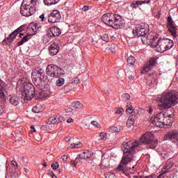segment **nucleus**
I'll list each match as a JSON object with an SVG mask.
<instances>
[{"label":"nucleus","instance_id":"20e7f679","mask_svg":"<svg viewBox=\"0 0 178 178\" xmlns=\"http://www.w3.org/2000/svg\"><path fill=\"white\" fill-rule=\"evenodd\" d=\"M102 21L104 24L108 26V27H112L115 30L122 29L124 24V20L122 18V16L111 13L103 15L102 17Z\"/></svg>","mask_w":178,"mask_h":178},{"label":"nucleus","instance_id":"09e8293b","mask_svg":"<svg viewBox=\"0 0 178 178\" xmlns=\"http://www.w3.org/2000/svg\"><path fill=\"white\" fill-rule=\"evenodd\" d=\"M122 112H123V108H118L115 111V114L116 115H122Z\"/></svg>","mask_w":178,"mask_h":178},{"label":"nucleus","instance_id":"49530a36","mask_svg":"<svg viewBox=\"0 0 178 178\" xmlns=\"http://www.w3.org/2000/svg\"><path fill=\"white\" fill-rule=\"evenodd\" d=\"M15 31H17V34H19V33H22V31H24V25L19 26L17 30H15Z\"/></svg>","mask_w":178,"mask_h":178},{"label":"nucleus","instance_id":"473e14b6","mask_svg":"<svg viewBox=\"0 0 178 178\" xmlns=\"http://www.w3.org/2000/svg\"><path fill=\"white\" fill-rule=\"evenodd\" d=\"M65 84V79L63 78H59L56 81V86L57 87H62Z\"/></svg>","mask_w":178,"mask_h":178},{"label":"nucleus","instance_id":"4d7b16f0","mask_svg":"<svg viewBox=\"0 0 178 178\" xmlns=\"http://www.w3.org/2000/svg\"><path fill=\"white\" fill-rule=\"evenodd\" d=\"M40 19H41L42 22L45 19V15L44 14H42L40 16Z\"/></svg>","mask_w":178,"mask_h":178},{"label":"nucleus","instance_id":"393cba45","mask_svg":"<svg viewBox=\"0 0 178 178\" xmlns=\"http://www.w3.org/2000/svg\"><path fill=\"white\" fill-rule=\"evenodd\" d=\"M9 101L10 104L13 105V106H17V105H19V97L16 95L10 96Z\"/></svg>","mask_w":178,"mask_h":178},{"label":"nucleus","instance_id":"aec40b11","mask_svg":"<svg viewBox=\"0 0 178 178\" xmlns=\"http://www.w3.org/2000/svg\"><path fill=\"white\" fill-rule=\"evenodd\" d=\"M41 30V26L38 23L31 24L28 27V31H31L32 35H34L35 33H38Z\"/></svg>","mask_w":178,"mask_h":178},{"label":"nucleus","instance_id":"79ce46f5","mask_svg":"<svg viewBox=\"0 0 178 178\" xmlns=\"http://www.w3.org/2000/svg\"><path fill=\"white\" fill-rule=\"evenodd\" d=\"M102 41H105L106 42H109V36L108 34H104L102 35Z\"/></svg>","mask_w":178,"mask_h":178},{"label":"nucleus","instance_id":"774afa93","mask_svg":"<svg viewBox=\"0 0 178 178\" xmlns=\"http://www.w3.org/2000/svg\"><path fill=\"white\" fill-rule=\"evenodd\" d=\"M65 140H66V141H70V138H67L65 139Z\"/></svg>","mask_w":178,"mask_h":178},{"label":"nucleus","instance_id":"9b49d317","mask_svg":"<svg viewBox=\"0 0 178 178\" xmlns=\"http://www.w3.org/2000/svg\"><path fill=\"white\" fill-rule=\"evenodd\" d=\"M62 32L58 28L57 26H52L49 29V31H47V34L43 38L44 42H49L51 40V37H58V35H60Z\"/></svg>","mask_w":178,"mask_h":178},{"label":"nucleus","instance_id":"de8ad7c7","mask_svg":"<svg viewBox=\"0 0 178 178\" xmlns=\"http://www.w3.org/2000/svg\"><path fill=\"white\" fill-rule=\"evenodd\" d=\"M32 112H33V113H40V109H38V106H34L32 108Z\"/></svg>","mask_w":178,"mask_h":178},{"label":"nucleus","instance_id":"c03bdc74","mask_svg":"<svg viewBox=\"0 0 178 178\" xmlns=\"http://www.w3.org/2000/svg\"><path fill=\"white\" fill-rule=\"evenodd\" d=\"M51 168H52V169H54V170H56V169H58V168H59V163L54 162L51 164Z\"/></svg>","mask_w":178,"mask_h":178},{"label":"nucleus","instance_id":"680f3d73","mask_svg":"<svg viewBox=\"0 0 178 178\" xmlns=\"http://www.w3.org/2000/svg\"><path fill=\"white\" fill-rule=\"evenodd\" d=\"M110 49H111L112 54H115V49L111 48Z\"/></svg>","mask_w":178,"mask_h":178},{"label":"nucleus","instance_id":"6e6552de","mask_svg":"<svg viewBox=\"0 0 178 178\" xmlns=\"http://www.w3.org/2000/svg\"><path fill=\"white\" fill-rule=\"evenodd\" d=\"M46 74L51 79H58V77L64 76L65 70L59 66L51 64L47 65L46 68Z\"/></svg>","mask_w":178,"mask_h":178},{"label":"nucleus","instance_id":"b1692460","mask_svg":"<svg viewBox=\"0 0 178 178\" xmlns=\"http://www.w3.org/2000/svg\"><path fill=\"white\" fill-rule=\"evenodd\" d=\"M173 166V164H169L168 165H165L164 169L165 170H163L162 173L160 174L157 178H165L168 176V174L169 173V169Z\"/></svg>","mask_w":178,"mask_h":178},{"label":"nucleus","instance_id":"0e129e2a","mask_svg":"<svg viewBox=\"0 0 178 178\" xmlns=\"http://www.w3.org/2000/svg\"><path fill=\"white\" fill-rule=\"evenodd\" d=\"M154 74H155V72H152L149 74V76H154Z\"/></svg>","mask_w":178,"mask_h":178},{"label":"nucleus","instance_id":"7c9ffc66","mask_svg":"<svg viewBox=\"0 0 178 178\" xmlns=\"http://www.w3.org/2000/svg\"><path fill=\"white\" fill-rule=\"evenodd\" d=\"M134 124V118L133 115H130L127 121V127H131Z\"/></svg>","mask_w":178,"mask_h":178},{"label":"nucleus","instance_id":"3c124183","mask_svg":"<svg viewBox=\"0 0 178 178\" xmlns=\"http://www.w3.org/2000/svg\"><path fill=\"white\" fill-rule=\"evenodd\" d=\"M72 83L74 84H79V83H80V79H79L78 77L74 78Z\"/></svg>","mask_w":178,"mask_h":178},{"label":"nucleus","instance_id":"423d86ee","mask_svg":"<svg viewBox=\"0 0 178 178\" xmlns=\"http://www.w3.org/2000/svg\"><path fill=\"white\" fill-rule=\"evenodd\" d=\"M149 31V29H148L144 24H137L132 30V35L133 37L139 38L141 37V41L144 45H147V44H149L151 42V40H152V37L151 35H147V33Z\"/></svg>","mask_w":178,"mask_h":178},{"label":"nucleus","instance_id":"338daca9","mask_svg":"<svg viewBox=\"0 0 178 178\" xmlns=\"http://www.w3.org/2000/svg\"><path fill=\"white\" fill-rule=\"evenodd\" d=\"M50 175H51V177H53L54 176H55V174H54V172H51Z\"/></svg>","mask_w":178,"mask_h":178},{"label":"nucleus","instance_id":"72a5a7b5","mask_svg":"<svg viewBox=\"0 0 178 178\" xmlns=\"http://www.w3.org/2000/svg\"><path fill=\"white\" fill-rule=\"evenodd\" d=\"M81 147V142H74L70 145V148H80Z\"/></svg>","mask_w":178,"mask_h":178},{"label":"nucleus","instance_id":"f257e3e1","mask_svg":"<svg viewBox=\"0 0 178 178\" xmlns=\"http://www.w3.org/2000/svg\"><path fill=\"white\" fill-rule=\"evenodd\" d=\"M138 145H140V143L137 141L123 143L122 149L124 152V156H122L120 165L116 169L117 172H122L124 169H126L129 163L131 162L134 159V154H136V148H137Z\"/></svg>","mask_w":178,"mask_h":178},{"label":"nucleus","instance_id":"e2e57ef3","mask_svg":"<svg viewBox=\"0 0 178 178\" xmlns=\"http://www.w3.org/2000/svg\"><path fill=\"white\" fill-rule=\"evenodd\" d=\"M43 166L44 167V168H47V162H44L43 163Z\"/></svg>","mask_w":178,"mask_h":178},{"label":"nucleus","instance_id":"4c0bfd02","mask_svg":"<svg viewBox=\"0 0 178 178\" xmlns=\"http://www.w3.org/2000/svg\"><path fill=\"white\" fill-rule=\"evenodd\" d=\"M99 137H100V140H102L103 141L106 140L108 138V136L106 135V133H105V132H101Z\"/></svg>","mask_w":178,"mask_h":178},{"label":"nucleus","instance_id":"cd10ccee","mask_svg":"<svg viewBox=\"0 0 178 178\" xmlns=\"http://www.w3.org/2000/svg\"><path fill=\"white\" fill-rule=\"evenodd\" d=\"M72 108H74V109H81L83 108V104L79 101L73 102L72 103Z\"/></svg>","mask_w":178,"mask_h":178},{"label":"nucleus","instance_id":"bf43d9fd","mask_svg":"<svg viewBox=\"0 0 178 178\" xmlns=\"http://www.w3.org/2000/svg\"><path fill=\"white\" fill-rule=\"evenodd\" d=\"M172 143H174V144H176L177 147H178V138L176 139V140Z\"/></svg>","mask_w":178,"mask_h":178},{"label":"nucleus","instance_id":"2f4dec72","mask_svg":"<svg viewBox=\"0 0 178 178\" xmlns=\"http://www.w3.org/2000/svg\"><path fill=\"white\" fill-rule=\"evenodd\" d=\"M127 62L129 63V65H133L134 63H136V58L133 56H130L127 58Z\"/></svg>","mask_w":178,"mask_h":178},{"label":"nucleus","instance_id":"a211bd4d","mask_svg":"<svg viewBox=\"0 0 178 178\" xmlns=\"http://www.w3.org/2000/svg\"><path fill=\"white\" fill-rule=\"evenodd\" d=\"M164 138L165 140H168L170 141H172L173 143L174 141H176V140L178 139V131L177 130H173L168 131L164 136Z\"/></svg>","mask_w":178,"mask_h":178},{"label":"nucleus","instance_id":"a878e982","mask_svg":"<svg viewBox=\"0 0 178 178\" xmlns=\"http://www.w3.org/2000/svg\"><path fill=\"white\" fill-rule=\"evenodd\" d=\"M30 38H31V34H26V35H24L22 39L17 42V47H20L22 45H23V44H24V42H27V41H29V40H30Z\"/></svg>","mask_w":178,"mask_h":178},{"label":"nucleus","instance_id":"c9c22d12","mask_svg":"<svg viewBox=\"0 0 178 178\" xmlns=\"http://www.w3.org/2000/svg\"><path fill=\"white\" fill-rule=\"evenodd\" d=\"M130 178H155V175H151L149 176H138V175H131Z\"/></svg>","mask_w":178,"mask_h":178},{"label":"nucleus","instance_id":"69168bd1","mask_svg":"<svg viewBox=\"0 0 178 178\" xmlns=\"http://www.w3.org/2000/svg\"><path fill=\"white\" fill-rule=\"evenodd\" d=\"M22 35H24V33H19V38H22Z\"/></svg>","mask_w":178,"mask_h":178},{"label":"nucleus","instance_id":"c85d7f7f","mask_svg":"<svg viewBox=\"0 0 178 178\" xmlns=\"http://www.w3.org/2000/svg\"><path fill=\"white\" fill-rule=\"evenodd\" d=\"M60 0H44V5L51 6V5H56Z\"/></svg>","mask_w":178,"mask_h":178},{"label":"nucleus","instance_id":"1a4fd4ad","mask_svg":"<svg viewBox=\"0 0 178 178\" xmlns=\"http://www.w3.org/2000/svg\"><path fill=\"white\" fill-rule=\"evenodd\" d=\"M142 144H145L151 149L156 148L158 145V140L155 139L154 134L152 132L145 133L140 139Z\"/></svg>","mask_w":178,"mask_h":178},{"label":"nucleus","instance_id":"7ed1b4c3","mask_svg":"<svg viewBox=\"0 0 178 178\" xmlns=\"http://www.w3.org/2000/svg\"><path fill=\"white\" fill-rule=\"evenodd\" d=\"M16 91L25 103H27V101H31L35 97V88L34 86L22 80L18 81Z\"/></svg>","mask_w":178,"mask_h":178},{"label":"nucleus","instance_id":"f704fd0d","mask_svg":"<svg viewBox=\"0 0 178 178\" xmlns=\"http://www.w3.org/2000/svg\"><path fill=\"white\" fill-rule=\"evenodd\" d=\"M54 129V127H52V126L51 124H49L48 122L47 123L46 125H42L41 127V129L42 130H44V131H48V130H52Z\"/></svg>","mask_w":178,"mask_h":178},{"label":"nucleus","instance_id":"ea45409f","mask_svg":"<svg viewBox=\"0 0 178 178\" xmlns=\"http://www.w3.org/2000/svg\"><path fill=\"white\" fill-rule=\"evenodd\" d=\"M122 98L123 101L126 102L127 101H129V99H130V95H129L128 93H124L122 95Z\"/></svg>","mask_w":178,"mask_h":178},{"label":"nucleus","instance_id":"a19ab883","mask_svg":"<svg viewBox=\"0 0 178 178\" xmlns=\"http://www.w3.org/2000/svg\"><path fill=\"white\" fill-rule=\"evenodd\" d=\"M57 123H60L62 122H65V118L62 115H56Z\"/></svg>","mask_w":178,"mask_h":178},{"label":"nucleus","instance_id":"052dcab7","mask_svg":"<svg viewBox=\"0 0 178 178\" xmlns=\"http://www.w3.org/2000/svg\"><path fill=\"white\" fill-rule=\"evenodd\" d=\"M152 112H153V110H152V108H149V113H152Z\"/></svg>","mask_w":178,"mask_h":178},{"label":"nucleus","instance_id":"dca6fc26","mask_svg":"<svg viewBox=\"0 0 178 178\" xmlns=\"http://www.w3.org/2000/svg\"><path fill=\"white\" fill-rule=\"evenodd\" d=\"M156 63V60L154 58H150L148 63L144 65L143 67L141 69L140 73L142 74H145V73H148L149 70H152L154 66H155Z\"/></svg>","mask_w":178,"mask_h":178},{"label":"nucleus","instance_id":"58836bf2","mask_svg":"<svg viewBox=\"0 0 178 178\" xmlns=\"http://www.w3.org/2000/svg\"><path fill=\"white\" fill-rule=\"evenodd\" d=\"M47 97V94L45 93V90H40L39 92V99H42V98H45Z\"/></svg>","mask_w":178,"mask_h":178},{"label":"nucleus","instance_id":"f8f14e48","mask_svg":"<svg viewBox=\"0 0 178 178\" xmlns=\"http://www.w3.org/2000/svg\"><path fill=\"white\" fill-rule=\"evenodd\" d=\"M32 79L36 83L37 81H44L47 79L44 70H33L32 71Z\"/></svg>","mask_w":178,"mask_h":178},{"label":"nucleus","instance_id":"a18cd8bd","mask_svg":"<svg viewBox=\"0 0 178 178\" xmlns=\"http://www.w3.org/2000/svg\"><path fill=\"white\" fill-rule=\"evenodd\" d=\"M90 123L92 126H95V127H97L98 129H100L101 127V124L97 121H92Z\"/></svg>","mask_w":178,"mask_h":178},{"label":"nucleus","instance_id":"c756f323","mask_svg":"<svg viewBox=\"0 0 178 178\" xmlns=\"http://www.w3.org/2000/svg\"><path fill=\"white\" fill-rule=\"evenodd\" d=\"M126 113H127V115L133 113V106H131V102H128L127 104Z\"/></svg>","mask_w":178,"mask_h":178},{"label":"nucleus","instance_id":"0eeeda50","mask_svg":"<svg viewBox=\"0 0 178 178\" xmlns=\"http://www.w3.org/2000/svg\"><path fill=\"white\" fill-rule=\"evenodd\" d=\"M37 0H23L20 7V13L25 17H30L37 10Z\"/></svg>","mask_w":178,"mask_h":178},{"label":"nucleus","instance_id":"6e6d98bb","mask_svg":"<svg viewBox=\"0 0 178 178\" xmlns=\"http://www.w3.org/2000/svg\"><path fill=\"white\" fill-rule=\"evenodd\" d=\"M73 122H74V120H73L72 118H68L67 120V123H73Z\"/></svg>","mask_w":178,"mask_h":178},{"label":"nucleus","instance_id":"5fc2aeb1","mask_svg":"<svg viewBox=\"0 0 178 178\" xmlns=\"http://www.w3.org/2000/svg\"><path fill=\"white\" fill-rule=\"evenodd\" d=\"M67 156L66 155H63L61 156V159H63V161H64V162H66V161H67Z\"/></svg>","mask_w":178,"mask_h":178},{"label":"nucleus","instance_id":"37998d69","mask_svg":"<svg viewBox=\"0 0 178 178\" xmlns=\"http://www.w3.org/2000/svg\"><path fill=\"white\" fill-rule=\"evenodd\" d=\"M105 177H106V178H116V176L115 175V173L107 172V173L105 175Z\"/></svg>","mask_w":178,"mask_h":178},{"label":"nucleus","instance_id":"4be33fe9","mask_svg":"<svg viewBox=\"0 0 178 178\" xmlns=\"http://www.w3.org/2000/svg\"><path fill=\"white\" fill-rule=\"evenodd\" d=\"M17 37V31H14L13 33H11L9 36L7 38V39L4 40L3 42L6 44H11L13 42V40Z\"/></svg>","mask_w":178,"mask_h":178},{"label":"nucleus","instance_id":"f3484780","mask_svg":"<svg viewBox=\"0 0 178 178\" xmlns=\"http://www.w3.org/2000/svg\"><path fill=\"white\" fill-rule=\"evenodd\" d=\"M60 13L58 10H55L50 13L49 16V23H58L61 19Z\"/></svg>","mask_w":178,"mask_h":178},{"label":"nucleus","instance_id":"6ab92c4d","mask_svg":"<svg viewBox=\"0 0 178 178\" xmlns=\"http://www.w3.org/2000/svg\"><path fill=\"white\" fill-rule=\"evenodd\" d=\"M49 51L51 56H55V55H57L58 52H59V42L56 41L51 43L50 46L49 47Z\"/></svg>","mask_w":178,"mask_h":178},{"label":"nucleus","instance_id":"8fccbe9b","mask_svg":"<svg viewBox=\"0 0 178 178\" xmlns=\"http://www.w3.org/2000/svg\"><path fill=\"white\" fill-rule=\"evenodd\" d=\"M126 76L129 79V80H131V81L134 80V76L130 75V74H126Z\"/></svg>","mask_w":178,"mask_h":178},{"label":"nucleus","instance_id":"13d9d810","mask_svg":"<svg viewBox=\"0 0 178 178\" xmlns=\"http://www.w3.org/2000/svg\"><path fill=\"white\" fill-rule=\"evenodd\" d=\"M31 129L33 130L32 132L33 133H35V128L34 127V126H31Z\"/></svg>","mask_w":178,"mask_h":178},{"label":"nucleus","instance_id":"603ef678","mask_svg":"<svg viewBox=\"0 0 178 178\" xmlns=\"http://www.w3.org/2000/svg\"><path fill=\"white\" fill-rule=\"evenodd\" d=\"M11 164L13 165V166H14V168H15V169H17L18 166H17V163L16 161H12Z\"/></svg>","mask_w":178,"mask_h":178},{"label":"nucleus","instance_id":"39448f33","mask_svg":"<svg viewBox=\"0 0 178 178\" xmlns=\"http://www.w3.org/2000/svg\"><path fill=\"white\" fill-rule=\"evenodd\" d=\"M149 45L153 47V48H156L157 52L162 54L165 51H169L171 48H173L175 43L173 40L168 38L160 39L156 36H153L152 40H150V43Z\"/></svg>","mask_w":178,"mask_h":178},{"label":"nucleus","instance_id":"412c9836","mask_svg":"<svg viewBox=\"0 0 178 178\" xmlns=\"http://www.w3.org/2000/svg\"><path fill=\"white\" fill-rule=\"evenodd\" d=\"M149 2H151V0L137 1L131 3V8L132 9H137L138 6L144 5V3H149Z\"/></svg>","mask_w":178,"mask_h":178},{"label":"nucleus","instance_id":"4468645a","mask_svg":"<svg viewBox=\"0 0 178 178\" xmlns=\"http://www.w3.org/2000/svg\"><path fill=\"white\" fill-rule=\"evenodd\" d=\"M168 29L171 35H172L174 40L177 37V28L175 26V22L171 16L168 17Z\"/></svg>","mask_w":178,"mask_h":178},{"label":"nucleus","instance_id":"f03ea898","mask_svg":"<svg viewBox=\"0 0 178 178\" xmlns=\"http://www.w3.org/2000/svg\"><path fill=\"white\" fill-rule=\"evenodd\" d=\"M159 109L166 111L178 104V93L175 90L164 92L160 97H158Z\"/></svg>","mask_w":178,"mask_h":178},{"label":"nucleus","instance_id":"ddd939ff","mask_svg":"<svg viewBox=\"0 0 178 178\" xmlns=\"http://www.w3.org/2000/svg\"><path fill=\"white\" fill-rule=\"evenodd\" d=\"M112 162H113V159H109V155L104 154L102 156L100 169H108V168H113V165H111Z\"/></svg>","mask_w":178,"mask_h":178},{"label":"nucleus","instance_id":"9d476101","mask_svg":"<svg viewBox=\"0 0 178 178\" xmlns=\"http://www.w3.org/2000/svg\"><path fill=\"white\" fill-rule=\"evenodd\" d=\"M166 120H168V115L163 112L158 113L156 116L150 119L152 124L156 127H163L165 124L170 126V123Z\"/></svg>","mask_w":178,"mask_h":178},{"label":"nucleus","instance_id":"5701e85b","mask_svg":"<svg viewBox=\"0 0 178 178\" xmlns=\"http://www.w3.org/2000/svg\"><path fill=\"white\" fill-rule=\"evenodd\" d=\"M0 98L6 101L5 96V82L0 79Z\"/></svg>","mask_w":178,"mask_h":178},{"label":"nucleus","instance_id":"2eb2a0df","mask_svg":"<svg viewBox=\"0 0 178 178\" xmlns=\"http://www.w3.org/2000/svg\"><path fill=\"white\" fill-rule=\"evenodd\" d=\"M90 158H91V152H84L82 154H79L78 157L76 158L75 161L71 162V165L73 168H76L77 163H79L81 159H88Z\"/></svg>","mask_w":178,"mask_h":178},{"label":"nucleus","instance_id":"bb28decb","mask_svg":"<svg viewBox=\"0 0 178 178\" xmlns=\"http://www.w3.org/2000/svg\"><path fill=\"white\" fill-rule=\"evenodd\" d=\"M47 123H49V124H51V127L55 129V126L56 123H58V120H56V115L50 117L49 118V120L47 121Z\"/></svg>","mask_w":178,"mask_h":178},{"label":"nucleus","instance_id":"e433bc0d","mask_svg":"<svg viewBox=\"0 0 178 178\" xmlns=\"http://www.w3.org/2000/svg\"><path fill=\"white\" fill-rule=\"evenodd\" d=\"M108 131L111 133H119V131H120V128H118V127H111L108 129Z\"/></svg>","mask_w":178,"mask_h":178},{"label":"nucleus","instance_id":"864d4df0","mask_svg":"<svg viewBox=\"0 0 178 178\" xmlns=\"http://www.w3.org/2000/svg\"><path fill=\"white\" fill-rule=\"evenodd\" d=\"M90 9V7L88 6H84L82 8V10H84V12H87V10H88Z\"/></svg>","mask_w":178,"mask_h":178}]
</instances>
